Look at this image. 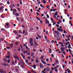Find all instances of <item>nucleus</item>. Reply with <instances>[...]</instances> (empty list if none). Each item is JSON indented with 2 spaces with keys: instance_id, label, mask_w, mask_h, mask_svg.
Instances as JSON below:
<instances>
[{
  "instance_id": "1",
  "label": "nucleus",
  "mask_w": 73,
  "mask_h": 73,
  "mask_svg": "<svg viewBox=\"0 0 73 73\" xmlns=\"http://www.w3.org/2000/svg\"><path fill=\"white\" fill-rule=\"evenodd\" d=\"M0 73H6V71L3 69H1L0 70Z\"/></svg>"
},
{
  "instance_id": "2",
  "label": "nucleus",
  "mask_w": 73,
  "mask_h": 73,
  "mask_svg": "<svg viewBox=\"0 0 73 73\" xmlns=\"http://www.w3.org/2000/svg\"><path fill=\"white\" fill-rule=\"evenodd\" d=\"M28 34V32L25 31L24 30L23 31V34H25V36H27Z\"/></svg>"
},
{
  "instance_id": "3",
  "label": "nucleus",
  "mask_w": 73,
  "mask_h": 73,
  "mask_svg": "<svg viewBox=\"0 0 73 73\" xmlns=\"http://www.w3.org/2000/svg\"><path fill=\"white\" fill-rule=\"evenodd\" d=\"M54 32H55V33H56V35H57L58 36H59V35H60V32L57 31H54Z\"/></svg>"
},
{
  "instance_id": "4",
  "label": "nucleus",
  "mask_w": 73,
  "mask_h": 73,
  "mask_svg": "<svg viewBox=\"0 0 73 73\" xmlns=\"http://www.w3.org/2000/svg\"><path fill=\"white\" fill-rule=\"evenodd\" d=\"M46 72H49V71H50V69H49V68L48 67H47L46 68Z\"/></svg>"
},
{
  "instance_id": "5",
  "label": "nucleus",
  "mask_w": 73,
  "mask_h": 73,
  "mask_svg": "<svg viewBox=\"0 0 73 73\" xmlns=\"http://www.w3.org/2000/svg\"><path fill=\"white\" fill-rule=\"evenodd\" d=\"M30 41H29V42L30 43H32L33 42V38H30Z\"/></svg>"
},
{
  "instance_id": "6",
  "label": "nucleus",
  "mask_w": 73,
  "mask_h": 73,
  "mask_svg": "<svg viewBox=\"0 0 73 73\" xmlns=\"http://www.w3.org/2000/svg\"><path fill=\"white\" fill-rule=\"evenodd\" d=\"M30 45L31 46H35V44H33V42L32 43H30Z\"/></svg>"
},
{
  "instance_id": "7",
  "label": "nucleus",
  "mask_w": 73,
  "mask_h": 73,
  "mask_svg": "<svg viewBox=\"0 0 73 73\" xmlns=\"http://www.w3.org/2000/svg\"><path fill=\"white\" fill-rule=\"evenodd\" d=\"M60 50L62 51H64L65 50V47H62L60 48Z\"/></svg>"
},
{
  "instance_id": "8",
  "label": "nucleus",
  "mask_w": 73,
  "mask_h": 73,
  "mask_svg": "<svg viewBox=\"0 0 73 73\" xmlns=\"http://www.w3.org/2000/svg\"><path fill=\"white\" fill-rule=\"evenodd\" d=\"M3 65H4V66H9V65L8 64H5L4 63H3Z\"/></svg>"
},
{
  "instance_id": "9",
  "label": "nucleus",
  "mask_w": 73,
  "mask_h": 73,
  "mask_svg": "<svg viewBox=\"0 0 73 73\" xmlns=\"http://www.w3.org/2000/svg\"><path fill=\"white\" fill-rule=\"evenodd\" d=\"M56 68H57L56 67H54V70H55V72H58V69H56Z\"/></svg>"
},
{
  "instance_id": "10",
  "label": "nucleus",
  "mask_w": 73,
  "mask_h": 73,
  "mask_svg": "<svg viewBox=\"0 0 73 73\" xmlns=\"http://www.w3.org/2000/svg\"><path fill=\"white\" fill-rule=\"evenodd\" d=\"M41 62H42V63H43V64H47L46 62L45 61H43V60H41Z\"/></svg>"
},
{
  "instance_id": "11",
  "label": "nucleus",
  "mask_w": 73,
  "mask_h": 73,
  "mask_svg": "<svg viewBox=\"0 0 73 73\" xmlns=\"http://www.w3.org/2000/svg\"><path fill=\"white\" fill-rule=\"evenodd\" d=\"M21 56L23 57V59L25 60V59L24 57H25V56H24V55H23V54L22 53L21 54Z\"/></svg>"
},
{
  "instance_id": "12",
  "label": "nucleus",
  "mask_w": 73,
  "mask_h": 73,
  "mask_svg": "<svg viewBox=\"0 0 73 73\" xmlns=\"http://www.w3.org/2000/svg\"><path fill=\"white\" fill-rule=\"evenodd\" d=\"M36 66L35 64L34 65V66H32V67H33V68L34 69H35L36 68Z\"/></svg>"
},
{
  "instance_id": "13",
  "label": "nucleus",
  "mask_w": 73,
  "mask_h": 73,
  "mask_svg": "<svg viewBox=\"0 0 73 73\" xmlns=\"http://www.w3.org/2000/svg\"><path fill=\"white\" fill-rule=\"evenodd\" d=\"M34 43L35 45H36V46H38L37 44V43H36V40L34 41Z\"/></svg>"
},
{
  "instance_id": "14",
  "label": "nucleus",
  "mask_w": 73,
  "mask_h": 73,
  "mask_svg": "<svg viewBox=\"0 0 73 73\" xmlns=\"http://www.w3.org/2000/svg\"><path fill=\"white\" fill-rule=\"evenodd\" d=\"M43 66V65H42V63H40V64L39 66H40L41 68H42V66Z\"/></svg>"
},
{
  "instance_id": "15",
  "label": "nucleus",
  "mask_w": 73,
  "mask_h": 73,
  "mask_svg": "<svg viewBox=\"0 0 73 73\" xmlns=\"http://www.w3.org/2000/svg\"><path fill=\"white\" fill-rule=\"evenodd\" d=\"M54 15H55V16H57V15H58V13L56 11L55 12Z\"/></svg>"
},
{
  "instance_id": "16",
  "label": "nucleus",
  "mask_w": 73,
  "mask_h": 73,
  "mask_svg": "<svg viewBox=\"0 0 73 73\" xmlns=\"http://www.w3.org/2000/svg\"><path fill=\"white\" fill-rule=\"evenodd\" d=\"M13 11L14 12H17V10L16 9H14L13 10Z\"/></svg>"
},
{
  "instance_id": "17",
  "label": "nucleus",
  "mask_w": 73,
  "mask_h": 73,
  "mask_svg": "<svg viewBox=\"0 0 73 73\" xmlns=\"http://www.w3.org/2000/svg\"><path fill=\"white\" fill-rule=\"evenodd\" d=\"M46 70V69L45 68H44L43 70H42V72H45V71Z\"/></svg>"
},
{
  "instance_id": "18",
  "label": "nucleus",
  "mask_w": 73,
  "mask_h": 73,
  "mask_svg": "<svg viewBox=\"0 0 73 73\" xmlns=\"http://www.w3.org/2000/svg\"><path fill=\"white\" fill-rule=\"evenodd\" d=\"M25 61L27 64H28V60H25Z\"/></svg>"
},
{
  "instance_id": "19",
  "label": "nucleus",
  "mask_w": 73,
  "mask_h": 73,
  "mask_svg": "<svg viewBox=\"0 0 73 73\" xmlns=\"http://www.w3.org/2000/svg\"><path fill=\"white\" fill-rule=\"evenodd\" d=\"M20 62L22 64H23V61L21 60L20 59Z\"/></svg>"
},
{
  "instance_id": "20",
  "label": "nucleus",
  "mask_w": 73,
  "mask_h": 73,
  "mask_svg": "<svg viewBox=\"0 0 73 73\" xmlns=\"http://www.w3.org/2000/svg\"><path fill=\"white\" fill-rule=\"evenodd\" d=\"M19 17H17L16 18V20H17V21H18L19 22H20V21H19Z\"/></svg>"
},
{
  "instance_id": "21",
  "label": "nucleus",
  "mask_w": 73,
  "mask_h": 73,
  "mask_svg": "<svg viewBox=\"0 0 73 73\" xmlns=\"http://www.w3.org/2000/svg\"><path fill=\"white\" fill-rule=\"evenodd\" d=\"M15 15L16 16H19V14L18 13H17Z\"/></svg>"
},
{
  "instance_id": "22",
  "label": "nucleus",
  "mask_w": 73,
  "mask_h": 73,
  "mask_svg": "<svg viewBox=\"0 0 73 73\" xmlns=\"http://www.w3.org/2000/svg\"><path fill=\"white\" fill-rule=\"evenodd\" d=\"M6 25L7 27H8L9 26V23H6Z\"/></svg>"
},
{
  "instance_id": "23",
  "label": "nucleus",
  "mask_w": 73,
  "mask_h": 73,
  "mask_svg": "<svg viewBox=\"0 0 73 73\" xmlns=\"http://www.w3.org/2000/svg\"><path fill=\"white\" fill-rule=\"evenodd\" d=\"M10 46L11 47H13V44H11L10 45Z\"/></svg>"
},
{
  "instance_id": "24",
  "label": "nucleus",
  "mask_w": 73,
  "mask_h": 73,
  "mask_svg": "<svg viewBox=\"0 0 73 73\" xmlns=\"http://www.w3.org/2000/svg\"><path fill=\"white\" fill-rule=\"evenodd\" d=\"M15 44L16 45H17L19 44V43L18 42H16L15 43Z\"/></svg>"
},
{
  "instance_id": "25",
  "label": "nucleus",
  "mask_w": 73,
  "mask_h": 73,
  "mask_svg": "<svg viewBox=\"0 0 73 73\" xmlns=\"http://www.w3.org/2000/svg\"><path fill=\"white\" fill-rule=\"evenodd\" d=\"M15 70H16V72H17H17H19V69H18L17 68H16L15 69Z\"/></svg>"
},
{
  "instance_id": "26",
  "label": "nucleus",
  "mask_w": 73,
  "mask_h": 73,
  "mask_svg": "<svg viewBox=\"0 0 73 73\" xmlns=\"http://www.w3.org/2000/svg\"><path fill=\"white\" fill-rule=\"evenodd\" d=\"M20 47H21L22 49H23V46H22L21 44L20 45Z\"/></svg>"
},
{
  "instance_id": "27",
  "label": "nucleus",
  "mask_w": 73,
  "mask_h": 73,
  "mask_svg": "<svg viewBox=\"0 0 73 73\" xmlns=\"http://www.w3.org/2000/svg\"><path fill=\"white\" fill-rule=\"evenodd\" d=\"M10 61H11V60L10 59L7 60V63L9 64L10 62Z\"/></svg>"
},
{
  "instance_id": "28",
  "label": "nucleus",
  "mask_w": 73,
  "mask_h": 73,
  "mask_svg": "<svg viewBox=\"0 0 73 73\" xmlns=\"http://www.w3.org/2000/svg\"><path fill=\"white\" fill-rule=\"evenodd\" d=\"M34 54H35L34 53H31V56H34Z\"/></svg>"
},
{
  "instance_id": "29",
  "label": "nucleus",
  "mask_w": 73,
  "mask_h": 73,
  "mask_svg": "<svg viewBox=\"0 0 73 73\" xmlns=\"http://www.w3.org/2000/svg\"><path fill=\"white\" fill-rule=\"evenodd\" d=\"M59 44H60L61 45H62V44H63V43H62V42H59Z\"/></svg>"
},
{
  "instance_id": "30",
  "label": "nucleus",
  "mask_w": 73,
  "mask_h": 73,
  "mask_svg": "<svg viewBox=\"0 0 73 73\" xmlns=\"http://www.w3.org/2000/svg\"><path fill=\"white\" fill-rule=\"evenodd\" d=\"M56 27H57L58 28H59V27H60V25H59L56 24Z\"/></svg>"
},
{
  "instance_id": "31",
  "label": "nucleus",
  "mask_w": 73,
  "mask_h": 73,
  "mask_svg": "<svg viewBox=\"0 0 73 73\" xmlns=\"http://www.w3.org/2000/svg\"><path fill=\"white\" fill-rule=\"evenodd\" d=\"M57 40H60V38L59 37H57Z\"/></svg>"
},
{
  "instance_id": "32",
  "label": "nucleus",
  "mask_w": 73,
  "mask_h": 73,
  "mask_svg": "<svg viewBox=\"0 0 73 73\" xmlns=\"http://www.w3.org/2000/svg\"><path fill=\"white\" fill-rule=\"evenodd\" d=\"M21 22H23V21H24V19H21Z\"/></svg>"
},
{
  "instance_id": "33",
  "label": "nucleus",
  "mask_w": 73,
  "mask_h": 73,
  "mask_svg": "<svg viewBox=\"0 0 73 73\" xmlns=\"http://www.w3.org/2000/svg\"><path fill=\"white\" fill-rule=\"evenodd\" d=\"M6 61H7V59L5 58L3 59V61H4V62H6Z\"/></svg>"
},
{
  "instance_id": "34",
  "label": "nucleus",
  "mask_w": 73,
  "mask_h": 73,
  "mask_svg": "<svg viewBox=\"0 0 73 73\" xmlns=\"http://www.w3.org/2000/svg\"><path fill=\"white\" fill-rule=\"evenodd\" d=\"M43 58H44V56H41L40 58L41 60H42V59H43Z\"/></svg>"
},
{
  "instance_id": "35",
  "label": "nucleus",
  "mask_w": 73,
  "mask_h": 73,
  "mask_svg": "<svg viewBox=\"0 0 73 73\" xmlns=\"http://www.w3.org/2000/svg\"><path fill=\"white\" fill-rule=\"evenodd\" d=\"M7 4H8V5L10 4V3L9 2V1H8L7 2Z\"/></svg>"
},
{
  "instance_id": "36",
  "label": "nucleus",
  "mask_w": 73,
  "mask_h": 73,
  "mask_svg": "<svg viewBox=\"0 0 73 73\" xmlns=\"http://www.w3.org/2000/svg\"><path fill=\"white\" fill-rule=\"evenodd\" d=\"M37 35H38V37L39 38H41V36H39V35H38V34H37Z\"/></svg>"
},
{
  "instance_id": "37",
  "label": "nucleus",
  "mask_w": 73,
  "mask_h": 73,
  "mask_svg": "<svg viewBox=\"0 0 73 73\" xmlns=\"http://www.w3.org/2000/svg\"><path fill=\"white\" fill-rule=\"evenodd\" d=\"M57 31H59V32H60V29H59V28H58L57 29Z\"/></svg>"
},
{
  "instance_id": "38",
  "label": "nucleus",
  "mask_w": 73,
  "mask_h": 73,
  "mask_svg": "<svg viewBox=\"0 0 73 73\" xmlns=\"http://www.w3.org/2000/svg\"><path fill=\"white\" fill-rule=\"evenodd\" d=\"M56 67V69H58V68H59V65H57Z\"/></svg>"
},
{
  "instance_id": "39",
  "label": "nucleus",
  "mask_w": 73,
  "mask_h": 73,
  "mask_svg": "<svg viewBox=\"0 0 73 73\" xmlns=\"http://www.w3.org/2000/svg\"><path fill=\"white\" fill-rule=\"evenodd\" d=\"M60 32H63V31H65V30H63L62 29H60Z\"/></svg>"
},
{
  "instance_id": "40",
  "label": "nucleus",
  "mask_w": 73,
  "mask_h": 73,
  "mask_svg": "<svg viewBox=\"0 0 73 73\" xmlns=\"http://www.w3.org/2000/svg\"><path fill=\"white\" fill-rule=\"evenodd\" d=\"M22 28H25V26H24V25H22Z\"/></svg>"
},
{
  "instance_id": "41",
  "label": "nucleus",
  "mask_w": 73,
  "mask_h": 73,
  "mask_svg": "<svg viewBox=\"0 0 73 73\" xmlns=\"http://www.w3.org/2000/svg\"><path fill=\"white\" fill-rule=\"evenodd\" d=\"M28 51L29 52H30V48H27Z\"/></svg>"
},
{
  "instance_id": "42",
  "label": "nucleus",
  "mask_w": 73,
  "mask_h": 73,
  "mask_svg": "<svg viewBox=\"0 0 73 73\" xmlns=\"http://www.w3.org/2000/svg\"><path fill=\"white\" fill-rule=\"evenodd\" d=\"M21 50H22V52H24V51L25 50H24V49L23 48L21 49Z\"/></svg>"
},
{
  "instance_id": "43",
  "label": "nucleus",
  "mask_w": 73,
  "mask_h": 73,
  "mask_svg": "<svg viewBox=\"0 0 73 73\" xmlns=\"http://www.w3.org/2000/svg\"><path fill=\"white\" fill-rule=\"evenodd\" d=\"M1 30L2 31H5V29H1Z\"/></svg>"
},
{
  "instance_id": "44",
  "label": "nucleus",
  "mask_w": 73,
  "mask_h": 73,
  "mask_svg": "<svg viewBox=\"0 0 73 73\" xmlns=\"http://www.w3.org/2000/svg\"><path fill=\"white\" fill-rule=\"evenodd\" d=\"M21 67L22 68H24V66L22 65H21Z\"/></svg>"
},
{
  "instance_id": "45",
  "label": "nucleus",
  "mask_w": 73,
  "mask_h": 73,
  "mask_svg": "<svg viewBox=\"0 0 73 73\" xmlns=\"http://www.w3.org/2000/svg\"><path fill=\"white\" fill-rule=\"evenodd\" d=\"M46 16L47 17L48 19H49V15H48V14L46 15Z\"/></svg>"
},
{
  "instance_id": "46",
  "label": "nucleus",
  "mask_w": 73,
  "mask_h": 73,
  "mask_svg": "<svg viewBox=\"0 0 73 73\" xmlns=\"http://www.w3.org/2000/svg\"><path fill=\"white\" fill-rule=\"evenodd\" d=\"M50 61H51V62L52 61V58H50Z\"/></svg>"
},
{
  "instance_id": "47",
  "label": "nucleus",
  "mask_w": 73,
  "mask_h": 73,
  "mask_svg": "<svg viewBox=\"0 0 73 73\" xmlns=\"http://www.w3.org/2000/svg\"><path fill=\"white\" fill-rule=\"evenodd\" d=\"M10 11H13V9H12V8H11Z\"/></svg>"
},
{
  "instance_id": "48",
  "label": "nucleus",
  "mask_w": 73,
  "mask_h": 73,
  "mask_svg": "<svg viewBox=\"0 0 73 73\" xmlns=\"http://www.w3.org/2000/svg\"><path fill=\"white\" fill-rule=\"evenodd\" d=\"M11 48H10V47H7V49H10Z\"/></svg>"
},
{
  "instance_id": "49",
  "label": "nucleus",
  "mask_w": 73,
  "mask_h": 73,
  "mask_svg": "<svg viewBox=\"0 0 73 73\" xmlns=\"http://www.w3.org/2000/svg\"><path fill=\"white\" fill-rule=\"evenodd\" d=\"M2 9H3V8L1 7H0V11H2Z\"/></svg>"
},
{
  "instance_id": "50",
  "label": "nucleus",
  "mask_w": 73,
  "mask_h": 73,
  "mask_svg": "<svg viewBox=\"0 0 73 73\" xmlns=\"http://www.w3.org/2000/svg\"><path fill=\"white\" fill-rule=\"evenodd\" d=\"M17 60H19V61H20V58H19V57L18 58H17Z\"/></svg>"
},
{
  "instance_id": "51",
  "label": "nucleus",
  "mask_w": 73,
  "mask_h": 73,
  "mask_svg": "<svg viewBox=\"0 0 73 73\" xmlns=\"http://www.w3.org/2000/svg\"><path fill=\"white\" fill-rule=\"evenodd\" d=\"M30 30H31V31H33V30H34V29L32 28L30 29Z\"/></svg>"
},
{
  "instance_id": "52",
  "label": "nucleus",
  "mask_w": 73,
  "mask_h": 73,
  "mask_svg": "<svg viewBox=\"0 0 73 73\" xmlns=\"http://www.w3.org/2000/svg\"><path fill=\"white\" fill-rule=\"evenodd\" d=\"M50 73H53V71H52V70H50Z\"/></svg>"
},
{
  "instance_id": "53",
  "label": "nucleus",
  "mask_w": 73,
  "mask_h": 73,
  "mask_svg": "<svg viewBox=\"0 0 73 73\" xmlns=\"http://www.w3.org/2000/svg\"><path fill=\"white\" fill-rule=\"evenodd\" d=\"M62 57H63L64 58H65V57H64V55L63 54H62Z\"/></svg>"
},
{
  "instance_id": "54",
  "label": "nucleus",
  "mask_w": 73,
  "mask_h": 73,
  "mask_svg": "<svg viewBox=\"0 0 73 73\" xmlns=\"http://www.w3.org/2000/svg\"><path fill=\"white\" fill-rule=\"evenodd\" d=\"M62 42H63V43H65V40H62Z\"/></svg>"
},
{
  "instance_id": "55",
  "label": "nucleus",
  "mask_w": 73,
  "mask_h": 73,
  "mask_svg": "<svg viewBox=\"0 0 73 73\" xmlns=\"http://www.w3.org/2000/svg\"><path fill=\"white\" fill-rule=\"evenodd\" d=\"M44 38H45V39H47V36H45Z\"/></svg>"
},
{
  "instance_id": "56",
  "label": "nucleus",
  "mask_w": 73,
  "mask_h": 73,
  "mask_svg": "<svg viewBox=\"0 0 73 73\" xmlns=\"http://www.w3.org/2000/svg\"><path fill=\"white\" fill-rule=\"evenodd\" d=\"M63 33H67V32H66V31H64Z\"/></svg>"
},
{
  "instance_id": "57",
  "label": "nucleus",
  "mask_w": 73,
  "mask_h": 73,
  "mask_svg": "<svg viewBox=\"0 0 73 73\" xmlns=\"http://www.w3.org/2000/svg\"><path fill=\"white\" fill-rule=\"evenodd\" d=\"M38 20L39 21H41V19H40V17H38Z\"/></svg>"
},
{
  "instance_id": "58",
  "label": "nucleus",
  "mask_w": 73,
  "mask_h": 73,
  "mask_svg": "<svg viewBox=\"0 0 73 73\" xmlns=\"http://www.w3.org/2000/svg\"><path fill=\"white\" fill-rule=\"evenodd\" d=\"M14 33H15V34H17V32H16V31H14Z\"/></svg>"
},
{
  "instance_id": "59",
  "label": "nucleus",
  "mask_w": 73,
  "mask_h": 73,
  "mask_svg": "<svg viewBox=\"0 0 73 73\" xmlns=\"http://www.w3.org/2000/svg\"><path fill=\"white\" fill-rule=\"evenodd\" d=\"M36 28L37 29H39V28H38V27L37 26L36 27Z\"/></svg>"
},
{
  "instance_id": "60",
  "label": "nucleus",
  "mask_w": 73,
  "mask_h": 73,
  "mask_svg": "<svg viewBox=\"0 0 73 73\" xmlns=\"http://www.w3.org/2000/svg\"><path fill=\"white\" fill-rule=\"evenodd\" d=\"M54 68L53 67H52L51 68V70H54Z\"/></svg>"
},
{
  "instance_id": "61",
  "label": "nucleus",
  "mask_w": 73,
  "mask_h": 73,
  "mask_svg": "<svg viewBox=\"0 0 73 73\" xmlns=\"http://www.w3.org/2000/svg\"><path fill=\"white\" fill-rule=\"evenodd\" d=\"M36 62H37V63H38L39 62H38V60H36Z\"/></svg>"
},
{
  "instance_id": "62",
  "label": "nucleus",
  "mask_w": 73,
  "mask_h": 73,
  "mask_svg": "<svg viewBox=\"0 0 73 73\" xmlns=\"http://www.w3.org/2000/svg\"><path fill=\"white\" fill-rule=\"evenodd\" d=\"M51 56L52 57H54V55H53V54H52Z\"/></svg>"
},
{
  "instance_id": "63",
  "label": "nucleus",
  "mask_w": 73,
  "mask_h": 73,
  "mask_svg": "<svg viewBox=\"0 0 73 73\" xmlns=\"http://www.w3.org/2000/svg\"><path fill=\"white\" fill-rule=\"evenodd\" d=\"M46 61H49V59L47 58L46 59Z\"/></svg>"
},
{
  "instance_id": "64",
  "label": "nucleus",
  "mask_w": 73,
  "mask_h": 73,
  "mask_svg": "<svg viewBox=\"0 0 73 73\" xmlns=\"http://www.w3.org/2000/svg\"><path fill=\"white\" fill-rule=\"evenodd\" d=\"M48 27H51V24H48Z\"/></svg>"
}]
</instances>
